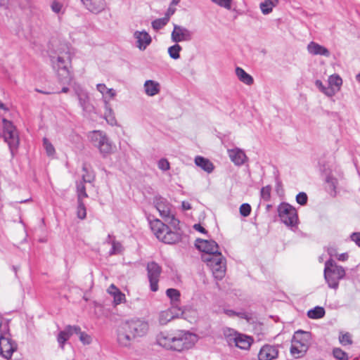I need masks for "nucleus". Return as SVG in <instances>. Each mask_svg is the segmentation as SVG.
Segmentation results:
<instances>
[{
    "label": "nucleus",
    "mask_w": 360,
    "mask_h": 360,
    "mask_svg": "<svg viewBox=\"0 0 360 360\" xmlns=\"http://www.w3.org/2000/svg\"><path fill=\"white\" fill-rule=\"evenodd\" d=\"M89 139L93 145L96 147L103 155L112 152V144L105 133L101 131H94L89 134Z\"/></svg>",
    "instance_id": "nucleus-10"
},
{
    "label": "nucleus",
    "mask_w": 360,
    "mask_h": 360,
    "mask_svg": "<svg viewBox=\"0 0 360 360\" xmlns=\"http://www.w3.org/2000/svg\"><path fill=\"white\" fill-rule=\"evenodd\" d=\"M2 123V133L0 134V137H2L7 143L13 159L16 155L20 146L19 133L12 122L4 118Z\"/></svg>",
    "instance_id": "nucleus-2"
},
{
    "label": "nucleus",
    "mask_w": 360,
    "mask_h": 360,
    "mask_svg": "<svg viewBox=\"0 0 360 360\" xmlns=\"http://www.w3.org/2000/svg\"><path fill=\"white\" fill-rule=\"evenodd\" d=\"M107 291L113 297V302L115 305L120 304L125 301V295L114 284H111Z\"/></svg>",
    "instance_id": "nucleus-24"
},
{
    "label": "nucleus",
    "mask_w": 360,
    "mask_h": 360,
    "mask_svg": "<svg viewBox=\"0 0 360 360\" xmlns=\"http://www.w3.org/2000/svg\"><path fill=\"white\" fill-rule=\"evenodd\" d=\"M197 340L195 335L186 331L174 334L172 350L182 352L191 348Z\"/></svg>",
    "instance_id": "nucleus-6"
},
{
    "label": "nucleus",
    "mask_w": 360,
    "mask_h": 360,
    "mask_svg": "<svg viewBox=\"0 0 360 360\" xmlns=\"http://www.w3.org/2000/svg\"><path fill=\"white\" fill-rule=\"evenodd\" d=\"M328 87L332 88L333 91H335V94L340 91V87L342 84V79L338 75H330L328 78Z\"/></svg>",
    "instance_id": "nucleus-30"
},
{
    "label": "nucleus",
    "mask_w": 360,
    "mask_h": 360,
    "mask_svg": "<svg viewBox=\"0 0 360 360\" xmlns=\"http://www.w3.org/2000/svg\"><path fill=\"white\" fill-rule=\"evenodd\" d=\"M146 269L150 290L153 292H156L158 290V282L162 268L158 263L151 262L148 263Z\"/></svg>",
    "instance_id": "nucleus-13"
},
{
    "label": "nucleus",
    "mask_w": 360,
    "mask_h": 360,
    "mask_svg": "<svg viewBox=\"0 0 360 360\" xmlns=\"http://www.w3.org/2000/svg\"><path fill=\"white\" fill-rule=\"evenodd\" d=\"M315 85L320 90V91H321L326 96L332 97L335 95V91H333L332 88L325 86L321 80H316Z\"/></svg>",
    "instance_id": "nucleus-36"
},
{
    "label": "nucleus",
    "mask_w": 360,
    "mask_h": 360,
    "mask_svg": "<svg viewBox=\"0 0 360 360\" xmlns=\"http://www.w3.org/2000/svg\"><path fill=\"white\" fill-rule=\"evenodd\" d=\"M153 203L160 215L165 221L172 223L174 226L179 222L172 214V205L165 198L160 195H155L153 198Z\"/></svg>",
    "instance_id": "nucleus-9"
},
{
    "label": "nucleus",
    "mask_w": 360,
    "mask_h": 360,
    "mask_svg": "<svg viewBox=\"0 0 360 360\" xmlns=\"http://www.w3.org/2000/svg\"><path fill=\"white\" fill-rule=\"evenodd\" d=\"M69 91V88L67 86H64L61 89L62 93H68Z\"/></svg>",
    "instance_id": "nucleus-64"
},
{
    "label": "nucleus",
    "mask_w": 360,
    "mask_h": 360,
    "mask_svg": "<svg viewBox=\"0 0 360 360\" xmlns=\"http://www.w3.org/2000/svg\"><path fill=\"white\" fill-rule=\"evenodd\" d=\"M79 332V326H68L65 328L60 331L58 335V342L60 345L61 348H63L65 342L74 334Z\"/></svg>",
    "instance_id": "nucleus-20"
},
{
    "label": "nucleus",
    "mask_w": 360,
    "mask_h": 360,
    "mask_svg": "<svg viewBox=\"0 0 360 360\" xmlns=\"http://www.w3.org/2000/svg\"><path fill=\"white\" fill-rule=\"evenodd\" d=\"M261 195L264 200H269L271 196V187L269 186L263 187L261 190Z\"/></svg>",
    "instance_id": "nucleus-50"
},
{
    "label": "nucleus",
    "mask_w": 360,
    "mask_h": 360,
    "mask_svg": "<svg viewBox=\"0 0 360 360\" xmlns=\"http://www.w3.org/2000/svg\"><path fill=\"white\" fill-rule=\"evenodd\" d=\"M193 32L185 27L174 25L171 34V39L174 43L188 41L192 39Z\"/></svg>",
    "instance_id": "nucleus-14"
},
{
    "label": "nucleus",
    "mask_w": 360,
    "mask_h": 360,
    "mask_svg": "<svg viewBox=\"0 0 360 360\" xmlns=\"http://www.w3.org/2000/svg\"><path fill=\"white\" fill-rule=\"evenodd\" d=\"M85 8L90 12L98 13L105 7V0H81Z\"/></svg>",
    "instance_id": "nucleus-19"
},
{
    "label": "nucleus",
    "mask_w": 360,
    "mask_h": 360,
    "mask_svg": "<svg viewBox=\"0 0 360 360\" xmlns=\"http://www.w3.org/2000/svg\"><path fill=\"white\" fill-rule=\"evenodd\" d=\"M307 350V345L292 342L290 353L296 358L302 356Z\"/></svg>",
    "instance_id": "nucleus-32"
},
{
    "label": "nucleus",
    "mask_w": 360,
    "mask_h": 360,
    "mask_svg": "<svg viewBox=\"0 0 360 360\" xmlns=\"http://www.w3.org/2000/svg\"><path fill=\"white\" fill-rule=\"evenodd\" d=\"M158 167L162 171H167L169 169V163L167 160L162 158L158 162Z\"/></svg>",
    "instance_id": "nucleus-51"
},
{
    "label": "nucleus",
    "mask_w": 360,
    "mask_h": 360,
    "mask_svg": "<svg viewBox=\"0 0 360 360\" xmlns=\"http://www.w3.org/2000/svg\"><path fill=\"white\" fill-rule=\"evenodd\" d=\"M97 90L102 94V95H104L105 92L107 91V89H108L105 84H98L96 86Z\"/></svg>",
    "instance_id": "nucleus-55"
},
{
    "label": "nucleus",
    "mask_w": 360,
    "mask_h": 360,
    "mask_svg": "<svg viewBox=\"0 0 360 360\" xmlns=\"http://www.w3.org/2000/svg\"><path fill=\"white\" fill-rule=\"evenodd\" d=\"M181 207H182L183 210H188L191 209V204L186 201L182 202Z\"/></svg>",
    "instance_id": "nucleus-58"
},
{
    "label": "nucleus",
    "mask_w": 360,
    "mask_h": 360,
    "mask_svg": "<svg viewBox=\"0 0 360 360\" xmlns=\"http://www.w3.org/2000/svg\"><path fill=\"white\" fill-rule=\"evenodd\" d=\"M105 112L104 116H105L106 121L111 125L115 124L116 120L113 115L112 110L110 107L108 102L106 101H105Z\"/></svg>",
    "instance_id": "nucleus-35"
},
{
    "label": "nucleus",
    "mask_w": 360,
    "mask_h": 360,
    "mask_svg": "<svg viewBox=\"0 0 360 360\" xmlns=\"http://www.w3.org/2000/svg\"><path fill=\"white\" fill-rule=\"evenodd\" d=\"M70 64V57L68 54L65 56H59L54 63V68H57V75L58 80L63 84H68L72 80V76L68 69Z\"/></svg>",
    "instance_id": "nucleus-8"
},
{
    "label": "nucleus",
    "mask_w": 360,
    "mask_h": 360,
    "mask_svg": "<svg viewBox=\"0 0 360 360\" xmlns=\"http://www.w3.org/2000/svg\"><path fill=\"white\" fill-rule=\"evenodd\" d=\"M193 229L198 231H200V233H207V231L205 230V229L204 227H202L200 224H194Z\"/></svg>",
    "instance_id": "nucleus-56"
},
{
    "label": "nucleus",
    "mask_w": 360,
    "mask_h": 360,
    "mask_svg": "<svg viewBox=\"0 0 360 360\" xmlns=\"http://www.w3.org/2000/svg\"><path fill=\"white\" fill-rule=\"evenodd\" d=\"M224 313L229 316H233L237 314L234 311L230 309L224 310Z\"/></svg>",
    "instance_id": "nucleus-60"
},
{
    "label": "nucleus",
    "mask_w": 360,
    "mask_h": 360,
    "mask_svg": "<svg viewBox=\"0 0 360 360\" xmlns=\"http://www.w3.org/2000/svg\"><path fill=\"white\" fill-rule=\"evenodd\" d=\"M350 239L360 248V232H354L350 235Z\"/></svg>",
    "instance_id": "nucleus-53"
},
{
    "label": "nucleus",
    "mask_w": 360,
    "mask_h": 360,
    "mask_svg": "<svg viewBox=\"0 0 360 360\" xmlns=\"http://www.w3.org/2000/svg\"><path fill=\"white\" fill-rule=\"evenodd\" d=\"M251 212V207L248 203H243L240 207V214L243 217H248Z\"/></svg>",
    "instance_id": "nucleus-48"
},
{
    "label": "nucleus",
    "mask_w": 360,
    "mask_h": 360,
    "mask_svg": "<svg viewBox=\"0 0 360 360\" xmlns=\"http://www.w3.org/2000/svg\"><path fill=\"white\" fill-rule=\"evenodd\" d=\"M167 296L173 305H176L180 299V292L174 288H169L166 291Z\"/></svg>",
    "instance_id": "nucleus-34"
},
{
    "label": "nucleus",
    "mask_w": 360,
    "mask_h": 360,
    "mask_svg": "<svg viewBox=\"0 0 360 360\" xmlns=\"http://www.w3.org/2000/svg\"><path fill=\"white\" fill-rule=\"evenodd\" d=\"M339 340L342 345H351L352 342L351 335L349 333L341 334L339 337Z\"/></svg>",
    "instance_id": "nucleus-46"
},
{
    "label": "nucleus",
    "mask_w": 360,
    "mask_h": 360,
    "mask_svg": "<svg viewBox=\"0 0 360 360\" xmlns=\"http://www.w3.org/2000/svg\"><path fill=\"white\" fill-rule=\"evenodd\" d=\"M307 51L310 54L314 56L319 55L329 57L330 55V53L328 49L314 41H311L307 45Z\"/></svg>",
    "instance_id": "nucleus-23"
},
{
    "label": "nucleus",
    "mask_w": 360,
    "mask_h": 360,
    "mask_svg": "<svg viewBox=\"0 0 360 360\" xmlns=\"http://www.w3.org/2000/svg\"><path fill=\"white\" fill-rule=\"evenodd\" d=\"M84 174L82 175V181L85 183H91L94 180V174L91 171H89L85 164L82 167Z\"/></svg>",
    "instance_id": "nucleus-39"
},
{
    "label": "nucleus",
    "mask_w": 360,
    "mask_h": 360,
    "mask_svg": "<svg viewBox=\"0 0 360 360\" xmlns=\"http://www.w3.org/2000/svg\"><path fill=\"white\" fill-rule=\"evenodd\" d=\"M150 228L156 237L161 241L167 244H174L181 239V234L178 231H172L168 226L160 220L155 219L150 221Z\"/></svg>",
    "instance_id": "nucleus-3"
},
{
    "label": "nucleus",
    "mask_w": 360,
    "mask_h": 360,
    "mask_svg": "<svg viewBox=\"0 0 360 360\" xmlns=\"http://www.w3.org/2000/svg\"><path fill=\"white\" fill-rule=\"evenodd\" d=\"M326 182L330 184V188L335 190L337 184V179L333 176H328L326 178Z\"/></svg>",
    "instance_id": "nucleus-54"
},
{
    "label": "nucleus",
    "mask_w": 360,
    "mask_h": 360,
    "mask_svg": "<svg viewBox=\"0 0 360 360\" xmlns=\"http://www.w3.org/2000/svg\"><path fill=\"white\" fill-rule=\"evenodd\" d=\"M44 146L46 149L48 155H53L55 153V149L53 146L49 142L46 138L43 139Z\"/></svg>",
    "instance_id": "nucleus-44"
},
{
    "label": "nucleus",
    "mask_w": 360,
    "mask_h": 360,
    "mask_svg": "<svg viewBox=\"0 0 360 360\" xmlns=\"http://www.w3.org/2000/svg\"><path fill=\"white\" fill-rule=\"evenodd\" d=\"M174 13V9H172L171 8H169L167 11V13L165 17L169 18V15H172Z\"/></svg>",
    "instance_id": "nucleus-62"
},
{
    "label": "nucleus",
    "mask_w": 360,
    "mask_h": 360,
    "mask_svg": "<svg viewBox=\"0 0 360 360\" xmlns=\"http://www.w3.org/2000/svg\"><path fill=\"white\" fill-rule=\"evenodd\" d=\"M278 217L281 221L288 227H295L297 224V210L288 203L283 202L278 207Z\"/></svg>",
    "instance_id": "nucleus-7"
},
{
    "label": "nucleus",
    "mask_w": 360,
    "mask_h": 360,
    "mask_svg": "<svg viewBox=\"0 0 360 360\" xmlns=\"http://www.w3.org/2000/svg\"><path fill=\"white\" fill-rule=\"evenodd\" d=\"M77 334L79 335V340L84 345H89L91 343V338L90 335H89L87 333H86L84 332H82L80 328H79V332L77 333Z\"/></svg>",
    "instance_id": "nucleus-45"
},
{
    "label": "nucleus",
    "mask_w": 360,
    "mask_h": 360,
    "mask_svg": "<svg viewBox=\"0 0 360 360\" xmlns=\"http://www.w3.org/2000/svg\"><path fill=\"white\" fill-rule=\"evenodd\" d=\"M195 163L197 166L208 173L212 172L214 169L213 164L208 159L203 157L197 156L195 158Z\"/></svg>",
    "instance_id": "nucleus-26"
},
{
    "label": "nucleus",
    "mask_w": 360,
    "mask_h": 360,
    "mask_svg": "<svg viewBox=\"0 0 360 360\" xmlns=\"http://www.w3.org/2000/svg\"><path fill=\"white\" fill-rule=\"evenodd\" d=\"M0 7L3 9H8L9 4L8 0H0Z\"/></svg>",
    "instance_id": "nucleus-57"
},
{
    "label": "nucleus",
    "mask_w": 360,
    "mask_h": 360,
    "mask_svg": "<svg viewBox=\"0 0 360 360\" xmlns=\"http://www.w3.org/2000/svg\"><path fill=\"white\" fill-rule=\"evenodd\" d=\"M347 257H348V256H347V254L343 253V254H341V255L339 256L338 259H339V260L344 261V260H345V259H347Z\"/></svg>",
    "instance_id": "nucleus-61"
},
{
    "label": "nucleus",
    "mask_w": 360,
    "mask_h": 360,
    "mask_svg": "<svg viewBox=\"0 0 360 360\" xmlns=\"http://www.w3.org/2000/svg\"><path fill=\"white\" fill-rule=\"evenodd\" d=\"M76 94L80 106L86 112L90 113L94 110V106L90 103V98L88 93L82 89L77 90Z\"/></svg>",
    "instance_id": "nucleus-17"
},
{
    "label": "nucleus",
    "mask_w": 360,
    "mask_h": 360,
    "mask_svg": "<svg viewBox=\"0 0 360 360\" xmlns=\"http://www.w3.org/2000/svg\"><path fill=\"white\" fill-rule=\"evenodd\" d=\"M51 9L56 13H59L63 8V4L57 1H53L51 4Z\"/></svg>",
    "instance_id": "nucleus-52"
},
{
    "label": "nucleus",
    "mask_w": 360,
    "mask_h": 360,
    "mask_svg": "<svg viewBox=\"0 0 360 360\" xmlns=\"http://www.w3.org/2000/svg\"><path fill=\"white\" fill-rule=\"evenodd\" d=\"M202 259L211 269L213 276L218 280L224 278L226 272V259L221 252L215 255H203Z\"/></svg>",
    "instance_id": "nucleus-5"
},
{
    "label": "nucleus",
    "mask_w": 360,
    "mask_h": 360,
    "mask_svg": "<svg viewBox=\"0 0 360 360\" xmlns=\"http://www.w3.org/2000/svg\"><path fill=\"white\" fill-rule=\"evenodd\" d=\"M182 50V47L177 43L171 46L168 48V53L169 56L174 60H177L180 58V51Z\"/></svg>",
    "instance_id": "nucleus-37"
},
{
    "label": "nucleus",
    "mask_w": 360,
    "mask_h": 360,
    "mask_svg": "<svg viewBox=\"0 0 360 360\" xmlns=\"http://www.w3.org/2000/svg\"><path fill=\"white\" fill-rule=\"evenodd\" d=\"M278 351L276 347L271 345L263 346L258 354L259 360H273L277 358Z\"/></svg>",
    "instance_id": "nucleus-18"
},
{
    "label": "nucleus",
    "mask_w": 360,
    "mask_h": 360,
    "mask_svg": "<svg viewBox=\"0 0 360 360\" xmlns=\"http://www.w3.org/2000/svg\"><path fill=\"white\" fill-rule=\"evenodd\" d=\"M229 334L225 333L226 341L231 346H236L241 349H248L252 344V338L229 330Z\"/></svg>",
    "instance_id": "nucleus-11"
},
{
    "label": "nucleus",
    "mask_w": 360,
    "mask_h": 360,
    "mask_svg": "<svg viewBox=\"0 0 360 360\" xmlns=\"http://www.w3.org/2000/svg\"><path fill=\"white\" fill-rule=\"evenodd\" d=\"M333 354L337 360H349L348 354L340 348H334Z\"/></svg>",
    "instance_id": "nucleus-41"
},
{
    "label": "nucleus",
    "mask_w": 360,
    "mask_h": 360,
    "mask_svg": "<svg viewBox=\"0 0 360 360\" xmlns=\"http://www.w3.org/2000/svg\"><path fill=\"white\" fill-rule=\"evenodd\" d=\"M228 154L231 160L236 165H242L245 163L247 157L245 153L240 148H236L233 149H229Z\"/></svg>",
    "instance_id": "nucleus-21"
},
{
    "label": "nucleus",
    "mask_w": 360,
    "mask_h": 360,
    "mask_svg": "<svg viewBox=\"0 0 360 360\" xmlns=\"http://www.w3.org/2000/svg\"><path fill=\"white\" fill-rule=\"evenodd\" d=\"M0 109H3L4 110H8V108L5 106V105L0 101Z\"/></svg>",
    "instance_id": "nucleus-63"
},
{
    "label": "nucleus",
    "mask_w": 360,
    "mask_h": 360,
    "mask_svg": "<svg viewBox=\"0 0 360 360\" xmlns=\"http://www.w3.org/2000/svg\"><path fill=\"white\" fill-rule=\"evenodd\" d=\"M144 89L148 96H153L160 92V85L154 80H146L144 83Z\"/></svg>",
    "instance_id": "nucleus-25"
},
{
    "label": "nucleus",
    "mask_w": 360,
    "mask_h": 360,
    "mask_svg": "<svg viewBox=\"0 0 360 360\" xmlns=\"http://www.w3.org/2000/svg\"><path fill=\"white\" fill-rule=\"evenodd\" d=\"M134 37L136 40V46L141 50L144 51L152 41L151 37L146 31H136L134 33Z\"/></svg>",
    "instance_id": "nucleus-16"
},
{
    "label": "nucleus",
    "mask_w": 360,
    "mask_h": 360,
    "mask_svg": "<svg viewBox=\"0 0 360 360\" xmlns=\"http://www.w3.org/2000/svg\"><path fill=\"white\" fill-rule=\"evenodd\" d=\"M106 94L109 95L110 97L113 98L116 95V92L113 89H108L105 92Z\"/></svg>",
    "instance_id": "nucleus-59"
},
{
    "label": "nucleus",
    "mask_w": 360,
    "mask_h": 360,
    "mask_svg": "<svg viewBox=\"0 0 360 360\" xmlns=\"http://www.w3.org/2000/svg\"><path fill=\"white\" fill-rule=\"evenodd\" d=\"M175 309H176L175 307H172L165 311H161L159 316L160 323L161 325H165L169 321L174 319L176 317V314L174 312V310Z\"/></svg>",
    "instance_id": "nucleus-27"
},
{
    "label": "nucleus",
    "mask_w": 360,
    "mask_h": 360,
    "mask_svg": "<svg viewBox=\"0 0 360 360\" xmlns=\"http://www.w3.org/2000/svg\"><path fill=\"white\" fill-rule=\"evenodd\" d=\"M122 251V245L117 241L113 240L112 242V248L110 250V255H116L120 253Z\"/></svg>",
    "instance_id": "nucleus-47"
},
{
    "label": "nucleus",
    "mask_w": 360,
    "mask_h": 360,
    "mask_svg": "<svg viewBox=\"0 0 360 360\" xmlns=\"http://www.w3.org/2000/svg\"><path fill=\"white\" fill-rule=\"evenodd\" d=\"M236 75L240 82L247 85H251L254 82L252 77L248 74L243 68L240 67H237L236 68Z\"/></svg>",
    "instance_id": "nucleus-28"
},
{
    "label": "nucleus",
    "mask_w": 360,
    "mask_h": 360,
    "mask_svg": "<svg viewBox=\"0 0 360 360\" xmlns=\"http://www.w3.org/2000/svg\"><path fill=\"white\" fill-rule=\"evenodd\" d=\"M325 315V309L322 307H316L310 309L307 312V316L310 319H317L323 317Z\"/></svg>",
    "instance_id": "nucleus-33"
},
{
    "label": "nucleus",
    "mask_w": 360,
    "mask_h": 360,
    "mask_svg": "<svg viewBox=\"0 0 360 360\" xmlns=\"http://www.w3.org/2000/svg\"><path fill=\"white\" fill-rule=\"evenodd\" d=\"M309 338V333L302 330H297L295 333L292 342L297 343L299 345H307Z\"/></svg>",
    "instance_id": "nucleus-31"
},
{
    "label": "nucleus",
    "mask_w": 360,
    "mask_h": 360,
    "mask_svg": "<svg viewBox=\"0 0 360 360\" xmlns=\"http://www.w3.org/2000/svg\"><path fill=\"white\" fill-rule=\"evenodd\" d=\"M307 195L304 192L299 193L296 196V201L301 205H304L307 202Z\"/></svg>",
    "instance_id": "nucleus-49"
},
{
    "label": "nucleus",
    "mask_w": 360,
    "mask_h": 360,
    "mask_svg": "<svg viewBox=\"0 0 360 360\" xmlns=\"http://www.w3.org/2000/svg\"><path fill=\"white\" fill-rule=\"evenodd\" d=\"M84 181L77 183V200H83V198H88Z\"/></svg>",
    "instance_id": "nucleus-38"
},
{
    "label": "nucleus",
    "mask_w": 360,
    "mask_h": 360,
    "mask_svg": "<svg viewBox=\"0 0 360 360\" xmlns=\"http://www.w3.org/2000/svg\"><path fill=\"white\" fill-rule=\"evenodd\" d=\"M77 217L80 219H84L86 218V211L85 205L83 202V200H77Z\"/></svg>",
    "instance_id": "nucleus-42"
},
{
    "label": "nucleus",
    "mask_w": 360,
    "mask_h": 360,
    "mask_svg": "<svg viewBox=\"0 0 360 360\" xmlns=\"http://www.w3.org/2000/svg\"><path fill=\"white\" fill-rule=\"evenodd\" d=\"M345 276V269L337 265L332 259L325 263L324 278L329 288L336 290L339 286V281Z\"/></svg>",
    "instance_id": "nucleus-4"
},
{
    "label": "nucleus",
    "mask_w": 360,
    "mask_h": 360,
    "mask_svg": "<svg viewBox=\"0 0 360 360\" xmlns=\"http://www.w3.org/2000/svg\"><path fill=\"white\" fill-rule=\"evenodd\" d=\"M17 348L18 345L12 340L9 333H4L0 335V350L3 357L10 359Z\"/></svg>",
    "instance_id": "nucleus-12"
},
{
    "label": "nucleus",
    "mask_w": 360,
    "mask_h": 360,
    "mask_svg": "<svg viewBox=\"0 0 360 360\" xmlns=\"http://www.w3.org/2000/svg\"><path fill=\"white\" fill-rule=\"evenodd\" d=\"M149 330L148 323L141 319H134L122 323L117 330V341L120 346L129 347L133 340L146 335Z\"/></svg>",
    "instance_id": "nucleus-1"
},
{
    "label": "nucleus",
    "mask_w": 360,
    "mask_h": 360,
    "mask_svg": "<svg viewBox=\"0 0 360 360\" xmlns=\"http://www.w3.org/2000/svg\"><path fill=\"white\" fill-rule=\"evenodd\" d=\"M195 247L204 255H215L219 252L218 244L213 240H204L198 238L195 240Z\"/></svg>",
    "instance_id": "nucleus-15"
},
{
    "label": "nucleus",
    "mask_w": 360,
    "mask_h": 360,
    "mask_svg": "<svg viewBox=\"0 0 360 360\" xmlns=\"http://www.w3.org/2000/svg\"><path fill=\"white\" fill-rule=\"evenodd\" d=\"M212 3L217 6L224 8L227 10L231 8L232 0H210Z\"/></svg>",
    "instance_id": "nucleus-43"
},
{
    "label": "nucleus",
    "mask_w": 360,
    "mask_h": 360,
    "mask_svg": "<svg viewBox=\"0 0 360 360\" xmlns=\"http://www.w3.org/2000/svg\"><path fill=\"white\" fill-rule=\"evenodd\" d=\"M169 22V17L158 18L152 22V27L155 30H159L163 28Z\"/></svg>",
    "instance_id": "nucleus-40"
},
{
    "label": "nucleus",
    "mask_w": 360,
    "mask_h": 360,
    "mask_svg": "<svg viewBox=\"0 0 360 360\" xmlns=\"http://www.w3.org/2000/svg\"><path fill=\"white\" fill-rule=\"evenodd\" d=\"M174 334H169L167 332H161L156 337L157 343L167 349L172 350Z\"/></svg>",
    "instance_id": "nucleus-22"
},
{
    "label": "nucleus",
    "mask_w": 360,
    "mask_h": 360,
    "mask_svg": "<svg viewBox=\"0 0 360 360\" xmlns=\"http://www.w3.org/2000/svg\"><path fill=\"white\" fill-rule=\"evenodd\" d=\"M279 1L278 0H264L260 3L259 8L264 15H268L272 12L273 8L276 7Z\"/></svg>",
    "instance_id": "nucleus-29"
}]
</instances>
